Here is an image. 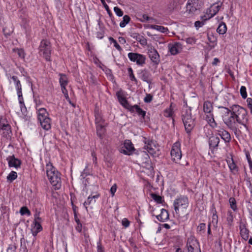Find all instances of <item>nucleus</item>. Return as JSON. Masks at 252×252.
I'll return each mask as SVG.
<instances>
[{
	"mask_svg": "<svg viewBox=\"0 0 252 252\" xmlns=\"http://www.w3.org/2000/svg\"><path fill=\"white\" fill-rule=\"evenodd\" d=\"M218 108L223 122L229 128L235 130L237 127L238 124H239L244 126L247 130H249L247 126L249 116L246 109L238 105H232L230 109L222 106Z\"/></svg>",
	"mask_w": 252,
	"mask_h": 252,
	"instance_id": "obj_1",
	"label": "nucleus"
},
{
	"mask_svg": "<svg viewBox=\"0 0 252 252\" xmlns=\"http://www.w3.org/2000/svg\"><path fill=\"white\" fill-rule=\"evenodd\" d=\"M46 170L48 179L54 189L56 190L60 189L62 186L61 174L60 172L50 162L46 164Z\"/></svg>",
	"mask_w": 252,
	"mask_h": 252,
	"instance_id": "obj_2",
	"label": "nucleus"
},
{
	"mask_svg": "<svg viewBox=\"0 0 252 252\" xmlns=\"http://www.w3.org/2000/svg\"><path fill=\"white\" fill-rule=\"evenodd\" d=\"M6 76L10 83H11V79L13 81L17 91L21 110L22 112H25L26 110V108L25 107L24 99L22 96V85L20 81L16 76H11L10 74L6 73Z\"/></svg>",
	"mask_w": 252,
	"mask_h": 252,
	"instance_id": "obj_3",
	"label": "nucleus"
},
{
	"mask_svg": "<svg viewBox=\"0 0 252 252\" xmlns=\"http://www.w3.org/2000/svg\"><path fill=\"white\" fill-rule=\"evenodd\" d=\"M170 157L171 160L176 163L180 161L182 154L181 151V144L180 142L177 141L173 144L170 151Z\"/></svg>",
	"mask_w": 252,
	"mask_h": 252,
	"instance_id": "obj_4",
	"label": "nucleus"
},
{
	"mask_svg": "<svg viewBox=\"0 0 252 252\" xmlns=\"http://www.w3.org/2000/svg\"><path fill=\"white\" fill-rule=\"evenodd\" d=\"M203 5L201 0H189L186 5V12L191 15H193L197 11H199Z\"/></svg>",
	"mask_w": 252,
	"mask_h": 252,
	"instance_id": "obj_5",
	"label": "nucleus"
},
{
	"mask_svg": "<svg viewBox=\"0 0 252 252\" xmlns=\"http://www.w3.org/2000/svg\"><path fill=\"white\" fill-rule=\"evenodd\" d=\"M39 54L47 61H51V44L50 42L46 40L41 41L39 47Z\"/></svg>",
	"mask_w": 252,
	"mask_h": 252,
	"instance_id": "obj_6",
	"label": "nucleus"
},
{
	"mask_svg": "<svg viewBox=\"0 0 252 252\" xmlns=\"http://www.w3.org/2000/svg\"><path fill=\"white\" fill-rule=\"evenodd\" d=\"M222 3L219 2H216L207 8L203 15H201V18L204 20H208L213 17L220 10Z\"/></svg>",
	"mask_w": 252,
	"mask_h": 252,
	"instance_id": "obj_7",
	"label": "nucleus"
},
{
	"mask_svg": "<svg viewBox=\"0 0 252 252\" xmlns=\"http://www.w3.org/2000/svg\"><path fill=\"white\" fill-rule=\"evenodd\" d=\"M153 216H156L158 220L160 221H164L169 218L168 212L166 210L160 208L157 206L155 208H152L151 210Z\"/></svg>",
	"mask_w": 252,
	"mask_h": 252,
	"instance_id": "obj_8",
	"label": "nucleus"
},
{
	"mask_svg": "<svg viewBox=\"0 0 252 252\" xmlns=\"http://www.w3.org/2000/svg\"><path fill=\"white\" fill-rule=\"evenodd\" d=\"M134 150L135 149L132 142L129 140H125L119 147V151L126 155H132Z\"/></svg>",
	"mask_w": 252,
	"mask_h": 252,
	"instance_id": "obj_9",
	"label": "nucleus"
},
{
	"mask_svg": "<svg viewBox=\"0 0 252 252\" xmlns=\"http://www.w3.org/2000/svg\"><path fill=\"white\" fill-rule=\"evenodd\" d=\"M127 56L131 62L135 63L138 65L143 66L145 63L146 57L142 54L130 52Z\"/></svg>",
	"mask_w": 252,
	"mask_h": 252,
	"instance_id": "obj_10",
	"label": "nucleus"
},
{
	"mask_svg": "<svg viewBox=\"0 0 252 252\" xmlns=\"http://www.w3.org/2000/svg\"><path fill=\"white\" fill-rule=\"evenodd\" d=\"M183 121L186 130L189 132L194 126V121L191 117L190 111L187 112L186 115H183Z\"/></svg>",
	"mask_w": 252,
	"mask_h": 252,
	"instance_id": "obj_11",
	"label": "nucleus"
},
{
	"mask_svg": "<svg viewBox=\"0 0 252 252\" xmlns=\"http://www.w3.org/2000/svg\"><path fill=\"white\" fill-rule=\"evenodd\" d=\"M187 247L188 248V252H201L199 243L193 237H190L188 238Z\"/></svg>",
	"mask_w": 252,
	"mask_h": 252,
	"instance_id": "obj_12",
	"label": "nucleus"
},
{
	"mask_svg": "<svg viewBox=\"0 0 252 252\" xmlns=\"http://www.w3.org/2000/svg\"><path fill=\"white\" fill-rule=\"evenodd\" d=\"M144 147L150 155L152 156H156L158 154V152L159 151L158 146L156 145V143L154 141H146Z\"/></svg>",
	"mask_w": 252,
	"mask_h": 252,
	"instance_id": "obj_13",
	"label": "nucleus"
},
{
	"mask_svg": "<svg viewBox=\"0 0 252 252\" xmlns=\"http://www.w3.org/2000/svg\"><path fill=\"white\" fill-rule=\"evenodd\" d=\"M116 95L120 103L125 108L129 109L130 105L126 100V94L122 90H119L116 93Z\"/></svg>",
	"mask_w": 252,
	"mask_h": 252,
	"instance_id": "obj_14",
	"label": "nucleus"
},
{
	"mask_svg": "<svg viewBox=\"0 0 252 252\" xmlns=\"http://www.w3.org/2000/svg\"><path fill=\"white\" fill-rule=\"evenodd\" d=\"M226 161L230 171L233 174H237L238 171V167L231 154L227 157Z\"/></svg>",
	"mask_w": 252,
	"mask_h": 252,
	"instance_id": "obj_15",
	"label": "nucleus"
},
{
	"mask_svg": "<svg viewBox=\"0 0 252 252\" xmlns=\"http://www.w3.org/2000/svg\"><path fill=\"white\" fill-rule=\"evenodd\" d=\"M6 160L9 167H13L16 169H18L21 167L22 164L21 160L15 158L14 156L8 157Z\"/></svg>",
	"mask_w": 252,
	"mask_h": 252,
	"instance_id": "obj_16",
	"label": "nucleus"
},
{
	"mask_svg": "<svg viewBox=\"0 0 252 252\" xmlns=\"http://www.w3.org/2000/svg\"><path fill=\"white\" fill-rule=\"evenodd\" d=\"M169 52L172 55H175L180 53L182 49V45L178 43L175 42L172 44H169L168 46Z\"/></svg>",
	"mask_w": 252,
	"mask_h": 252,
	"instance_id": "obj_17",
	"label": "nucleus"
},
{
	"mask_svg": "<svg viewBox=\"0 0 252 252\" xmlns=\"http://www.w3.org/2000/svg\"><path fill=\"white\" fill-rule=\"evenodd\" d=\"M239 228L240 230V235L242 238L247 241L249 237V230L246 228V224L241 221L240 223Z\"/></svg>",
	"mask_w": 252,
	"mask_h": 252,
	"instance_id": "obj_18",
	"label": "nucleus"
},
{
	"mask_svg": "<svg viewBox=\"0 0 252 252\" xmlns=\"http://www.w3.org/2000/svg\"><path fill=\"white\" fill-rule=\"evenodd\" d=\"M149 56L151 61L156 64L159 62V56L156 50L151 48L149 50Z\"/></svg>",
	"mask_w": 252,
	"mask_h": 252,
	"instance_id": "obj_19",
	"label": "nucleus"
},
{
	"mask_svg": "<svg viewBox=\"0 0 252 252\" xmlns=\"http://www.w3.org/2000/svg\"><path fill=\"white\" fill-rule=\"evenodd\" d=\"M42 128L45 130H49L51 127V120L49 117L38 121Z\"/></svg>",
	"mask_w": 252,
	"mask_h": 252,
	"instance_id": "obj_20",
	"label": "nucleus"
},
{
	"mask_svg": "<svg viewBox=\"0 0 252 252\" xmlns=\"http://www.w3.org/2000/svg\"><path fill=\"white\" fill-rule=\"evenodd\" d=\"M38 121L49 117V114L44 108H36Z\"/></svg>",
	"mask_w": 252,
	"mask_h": 252,
	"instance_id": "obj_21",
	"label": "nucleus"
},
{
	"mask_svg": "<svg viewBox=\"0 0 252 252\" xmlns=\"http://www.w3.org/2000/svg\"><path fill=\"white\" fill-rule=\"evenodd\" d=\"M217 132L218 134L221 137L222 139H223L225 142H229L231 137L228 132L225 130L221 129L220 130H218Z\"/></svg>",
	"mask_w": 252,
	"mask_h": 252,
	"instance_id": "obj_22",
	"label": "nucleus"
},
{
	"mask_svg": "<svg viewBox=\"0 0 252 252\" xmlns=\"http://www.w3.org/2000/svg\"><path fill=\"white\" fill-rule=\"evenodd\" d=\"M206 120L211 127L214 128L217 127V124L214 119V115L212 113L208 114L206 115Z\"/></svg>",
	"mask_w": 252,
	"mask_h": 252,
	"instance_id": "obj_23",
	"label": "nucleus"
},
{
	"mask_svg": "<svg viewBox=\"0 0 252 252\" xmlns=\"http://www.w3.org/2000/svg\"><path fill=\"white\" fill-rule=\"evenodd\" d=\"M132 112H136L139 116H141L144 118L146 115V112L143 111L138 105L130 106V108L128 109Z\"/></svg>",
	"mask_w": 252,
	"mask_h": 252,
	"instance_id": "obj_24",
	"label": "nucleus"
},
{
	"mask_svg": "<svg viewBox=\"0 0 252 252\" xmlns=\"http://www.w3.org/2000/svg\"><path fill=\"white\" fill-rule=\"evenodd\" d=\"M188 203V198L187 196H180L175 200L174 205H186Z\"/></svg>",
	"mask_w": 252,
	"mask_h": 252,
	"instance_id": "obj_25",
	"label": "nucleus"
},
{
	"mask_svg": "<svg viewBox=\"0 0 252 252\" xmlns=\"http://www.w3.org/2000/svg\"><path fill=\"white\" fill-rule=\"evenodd\" d=\"M147 28L155 30L162 33H167L168 32V30L167 28L161 26L150 25L147 26Z\"/></svg>",
	"mask_w": 252,
	"mask_h": 252,
	"instance_id": "obj_26",
	"label": "nucleus"
},
{
	"mask_svg": "<svg viewBox=\"0 0 252 252\" xmlns=\"http://www.w3.org/2000/svg\"><path fill=\"white\" fill-rule=\"evenodd\" d=\"M213 109L212 103L208 101H205L203 104V111L205 113L210 114Z\"/></svg>",
	"mask_w": 252,
	"mask_h": 252,
	"instance_id": "obj_27",
	"label": "nucleus"
},
{
	"mask_svg": "<svg viewBox=\"0 0 252 252\" xmlns=\"http://www.w3.org/2000/svg\"><path fill=\"white\" fill-rule=\"evenodd\" d=\"M33 223H34V226L33 228L32 229V235L33 236H36L39 232H40L42 230V227L41 224H40V222L36 221L35 222H33Z\"/></svg>",
	"mask_w": 252,
	"mask_h": 252,
	"instance_id": "obj_28",
	"label": "nucleus"
},
{
	"mask_svg": "<svg viewBox=\"0 0 252 252\" xmlns=\"http://www.w3.org/2000/svg\"><path fill=\"white\" fill-rule=\"evenodd\" d=\"M220 142V139L218 136H212L209 138V144L213 147L218 146Z\"/></svg>",
	"mask_w": 252,
	"mask_h": 252,
	"instance_id": "obj_29",
	"label": "nucleus"
},
{
	"mask_svg": "<svg viewBox=\"0 0 252 252\" xmlns=\"http://www.w3.org/2000/svg\"><path fill=\"white\" fill-rule=\"evenodd\" d=\"M145 166L146 167V170L144 171V172H146L148 175L153 176L154 168L151 162L148 161L147 163H146Z\"/></svg>",
	"mask_w": 252,
	"mask_h": 252,
	"instance_id": "obj_30",
	"label": "nucleus"
},
{
	"mask_svg": "<svg viewBox=\"0 0 252 252\" xmlns=\"http://www.w3.org/2000/svg\"><path fill=\"white\" fill-rule=\"evenodd\" d=\"M1 130L2 131V134L5 137H9L11 133V126H4L3 127L0 128Z\"/></svg>",
	"mask_w": 252,
	"mask_h": 252,
	"instance_id": "obj_31",
	"label": "nucleus"
},
{
	"mask_svg": "<svg viewBox=\"0 0 252 252\" xmlns=\"http://www.w3.org/2000/svg\"><path fill=\"white\" fill-rule=\"evenodd\" d=\"M151 197L156 203L158 204H162L163 202V198L162 196L155 193H151Z\"/></svg>",
	"mask_w": 252,
	"mask_h": 252,
	"instance_id": "obj_32",
	"label": "nucleus"
},
{
	"mask_svg": "<svg viewBox=\"0 0 252 252\" xmlns=\"http://www.w3.org/2000/svg\"><path fill=\"white\" fill-rule=\"evenodd\" d=\"M227 31L226 26L225 23H221L220 24L217 29V32L220 34H224Z\"/></svg>",
	"mask_w": 252,
	"mask_h": 252,
	"instance_id": "obj_33",
	"label": "nucleus"
},
{
	"mask_svg": "<svg viewBox=\"0 0 252 252\" xmlns=\"http://www.w3.org/2000/svg\"><path fill=\"white\" fill-rule=\"evenodd\" d=\"M106 125H96L97 134L99 137H102L105 133V126Z\"/></svg>",
	"mask_w": 252,
	"mask_h": 252,
	"instance_id": "obj_34",
	"label": "nucleus"
},
{
	"mask_svg": "<svg viewBox=\"0 0 252 252\" xmlns=\"http://www.w3.org/2000/svg\"><path fill=\"white\" fill-rule=\"evenodd\" d=\"M130 18L128 15H125L123 18V20L120 23V26L121 28H124L130 22Z\"/></svg>",
	"mask_w": 252,
	"mask_h": 252,
	"instance_id": "obj_35",
	"label": "nucleus"
},
{
	"mask_svg": "<svg viewBox=\"0 0 252 252\" xmlns=\"http://www.w3.org/2000/svg\"><path fill=\"white\" fill-rule=\"evenodd\" d=\"M99 197L98 194H96L93 196H90L88 197L87 202L86 203L89 204H94L96 203V199Z\"/></svg>",
	"mask_w": 252,
	"mask_h": 252,
	"instance_id": "obj_36",
	"label": "nucleus"
},
{
	"mask_svg": "<svg viewBox=\"0 0 252 252\" xmlns=\"http://www.w3.org/2000/svg\"><path fill=\"white\" fill-rule=\"evenodd\" d=\"M68 79L66 76L64 74H60V83L61 86H66L67 84Z\"/></svg>",
	"mask_w": 252,
	"mask_h": 252,
	"instance_id": "obj_37",
	"label": "nucleus"
},
{
	"mask_svg": "<svg viewBox=\"0 0 252 252\" xmlns=\"http://www.w3.org/2000/svg\"><path fill=\"white\" fill-rule=\"evenodd\" d=\"M173 114V108L171 105L169 108H166L163 111V115L166 117H171Z\"/></svg>",
	"mask_w": 252,
	"mask_h": 252,
	"instance_id": "obj_38",
	"label": "nucleus"
},
{
	"mask_svg": "<svg viewBox=\"0 0 252 252\" xmlns=\"http://www.w3.org/2000/svg\"><path fill=\"white\" fill-rule=\"evenodd\" d=\"M17 178V173L15 171H11L7 176V179L8 181L12 182Z\"/></svg>",
	"mask_w": 252,
	"mask_h": 252,
	"instance_id": "obj_39",
	"label": "nucleus"
},
{
	"mask_svg": "<svg viewBox=\"0 0 252 252\" xmlns=\"http://www.w3.org/2000/svg\"><path fill=\"white\" fill-rule=\"evenodd\" d=\"M95 123L96 125H106L104 120L102 118L101 116L99 114H96L95 115Z\"/></svg>",
	"mask_w": 252,
	"mask_h": 252,
	"instance_id": "obj_40",
	"label": "nucleus"
},
{
	"mask_svg": "<svg viewBox=\"0 0 252 252\" xmlns=\"http://www.w3.org/2000/svg\"><path fill=\"white\" fill-rule=\"evenodd\" d=\"M200 19L201 21H197L194 23V26L197 29L202 27L205 24L206 21H207L202 19L201 16H200Z\"/></svg>",
	"mask_w": 252,
	"mask_h": 252,
	"instance_id": "obj_41",
	"label": "nucleus"
},
{
	"mask_svg": "<svg viewBox=\"0 0 252 252\" xmlns=\"http://www.w3.org/2000/svg\"><path fill=\"white\" fill-rule=\"evenodd\" d=\"M20 213L21 215H27L28 216L31 215V212L26 206L22 207L20 210Z\"/></svg>",
	"mask_w": 252,
	"mask_h": 252,
	"instance_id": "obj_42",
	"label": "nucleus"
},
{
	"mask_svg": "<svg viewBox=\"0 0 252 252\" xmlns=\"http://www.w3.org/2000/svg\"><path fill=\"white\" fill-rule=\"evenodd\" d=\"M208 40L210 43H212L213 44V47L214 48L215 46L217 45V38L215 37L213 35H208Z\"/></svg>",
	"mask_w": 252,
	"mask_h": 252,
	"instance_id": "obj_43",
	"label": "nucleus"
},
{
	"mask_svg": "<svg viewBox=\"0 0 252 252\" xmlns=\"http://www.w3.org/2000/svg\"><path fill=\"white\" fill-rule=\"evenodd\" d=\"M240 92L242 97L244 99H246L247 97V92L246 88L245 86H241Z\"/></svg>",
	"mask_w": 252,
	"mask_h": 252,
	"instance_id": "obj_44",
	"label": "nucleus"
},
{
	"mask_svg": "<svg viewBox=\"0 0 252 252\" xmlns=\"http://www.w3.org/2000/svg\"><path fill=\"white\" fill-rule=\"evenodd\" d=\"M16 53L18 54L19 57L22 59H24L25 57V53L22 49H16L14 50Z\"/></svg>",
	"mask_w": 252,
	"mask_h": 252,
	"instance_id": "obj_45",
	"label": "nucleus"
},
{
	"mask_svg": "<svg viewBox=\"0 0 252 252\" xmlns=\"http://www.w3.org/2000/svg\"><path fill=\"white\" fill-rule=\"evenodd\" d=\"M186 42L187 44L193 45L196 42V39L194 37H189L186 39Z\"/></svg>",
	"mask_w": 252,
	"mask_h": 252,
	"instance_id": "obj_46",
	"label": "nucleus"
},
{
	"mask_svg": "<svg viewBox=\"0 0 252 252\" xmlns=\"http://www.w3.org/2000/svg\"><path fill=\"white\" fill-rule=\"evenodd\" d=\"M109 41L111 42V43H113V44H114V47L119 51H121L122 50V48L121 47H120V46L118 44V43L117 42L116 40H115L112 37H110L109 38Z\"/></svg>",
	"mask_w": 252,
	"mask_h": 252,
	"instance_id": "obj_47",
	"label": "nucleus"
},
{
	"mask_svg": "<svg viewBox=\"0 0 252 252\" xmlns=\"http://www.w3.org/2000/svg\"><path fill=\"white\" fill-rule=\"evenodd\" d=\"M233 216L232 215V212L230 211L228 212V216L227 217V221L228 224L230 226L232 225V223L233 222Z\"/></svg>",
	"mask_w": 252,
	"mask_h": 252,
	"instance_id": "obj_48",
	"label": "nucleus"
},
{
	"mask_svg": "<svg viewBox=\"0 0 252 252\" xmlns=\"http://www.w3.org/2000/svg\"><path fill=\"white\" fill-rule=\"evenodd\" d=\"M114 11L115 14L119 17H121L123 15V11L117 6L114 8Z\"/></svg>",
	"mask_w": 252,
	"mask_h": 252,
	"instance_id": "obj_49",
	"label": "nucleus"
},
{
	"mask_svg": "<svg viewBox=\"0 0 252 252\" xmlns=\"http://www.w3.org/2000/svg\"><path fill=\"white\" fill-rule=\"evenodd\" d=\"M247 103L248 108L250 110V113L252 115V98L251 97H248L247 99Z\"/></svg>",
	"mask_w": 252,
	"mask_h": 252,
	"instance_id": "obj_50",
	"label": "nucleus"
},
{
	"mask_svg": "<svg viewBox=\"0 0 252 252\" xmlns=\"http://www.w3.org/2000/svg\"><path fill=\"white\" fill-rule=\"evenodd\" d=\"M128 71L130 79L131 81H136V78L134 77V75L133 74L132 68H129L128 69Z\"/></svg>",
	"mask_w": 252,
	"mask_h": 252,
	"instance_id": "obj_51",
	"label": "nucleus"
},
{
	"mask_svg": "<svg viewBox=\"0 0 252 252\" xmlns=\"http://www.w3.org/2000/svg\"><path fill=\"white\" fill-rule=\"evenodd\" d=\"M117 186L116 184H114L110 189V193L111 194L112 196H113L115 195V192L117 191Z\"/></svg>",
	"mask_w": 252,
	"mask_h": 252,
	"instance_id": "obj_52",
	"label": "nucleus"
},
{
	"mask_svg": "<svg viewBox=\"0 0 252 252\" xmlns=\"http://www.w3.org/2000/svg\"><path fill=\"white\" fill-rule=\"evenodd\" d=\"M77 208V206H73V212H74V218H75V221L77 223H79L80 222L79 219L77 218V213H76Z\"/></svg>",
	"mask_w": 252,
	"mask_h": 252,
	"instance_id": "obj_53",
	"label": "nucleus"
},
{
	"mask_svg": "<svg viewBox=\"0 0 252 252\" xmlns=\"http://www.w3.org/2000/svg\"><path fill=\"white\" fill-rule=\"evenodd\" d=\"M205 228H206V224H205V223H201L197 227V230L200 231V232H201L202 231H204Z\"/></svg>",
	"mask_w": 252,
	"mask_h": 252,
	"instance_id": "obj_54",
	"label": "nucleus"
},
{
	"mask_svg": "<svg viewBox=\"0 0 252 252\" xmlns=\"http://www.w3.org/2000/svg\"><path fill=\"white\" fill-rule=\"evenodd\" d=\"M153 99V96L150 94H147L144 98V101L147 103L150 102Z\"/></svg>",
	"mask_w": 252,
	"mask_h": 252,
	"instance_id": "obj_55",
	"label": "nucleus"
},
{
	"mask_svg": "<svg viewBox=\"0 0 252 252\" xmlns=\"http://www.w3.org/2000/svg\"><path fill=\"white\" fill-rule=\"evenodd\" d=\"M16 247L14 245H11L7 250V252H15Z\"/></svg>",
	"mask_w": 252,
	"mask_h": 252,
	"instance_id": "obj_56",
	"label": "nucleus"
},
{
	"mask_svg": "<svg viewBox=\"0 0 252 252\" xmlns=\"http://www.w3.org/2000/svg\"><path fill=\"white\" fill-rule=\"evenodd\" d=\"M122 223L123 226L126 227L129 226L130 222L127 219L125 218L122 220Z\"/></svg>",
	"mask_w": 252,
	"mask_h": 252,
	"instance_id": "obj_57",
	"label": "nucleus"
},
{
	"mask_svg": "<svg viewBox=\"0 0 252 252\" xmlns=\"http://www.w3.org/2000/svg\"><path fill=\"white\" fill-rule=\"evenodd\" d=\"M0 125L1 128L3 127L4 126H9V125L7 123V122L5 120H1L0 121Z\"/></svg>",
	"mask_w": 252,
	"mask_h": 252,
	"instance_id": "obj_58",
	"label": "nucleus"
},
{
	"mask_svg": "<svg viewBox=\"0 0 252 252\" xmlns=\"http://www.w3.org/2000/svg\"><path fill=\"white\" fill-rule=\"evenodd\" d=\"M92 156L93 157V161L95 165L97 164V157L96 154L94 152H93L92 153Z\"/></svg>",
	"mask_w": 252,
	"mask_h": 252,
	"instance_id": "obj_59",
	"label": "nucleus"
},
{
	"mask_svg": "<svg viewBox=\"0 0 252 252\" xmlns=\"http://www.w3.org/2000/svg\"><path fill=\"white\" fill-rule=\"evenodd\" d=\"M76 229L79 232L82 230V224L80 222L77 223V225L76 227Z\"/></svg>",
	"mask_w": 252,
	"mask_h": 252,
	"instance_id": "obj_60",
	"label": "nucleus"
},
{
	"mask_svg": "<svg viewBox=\"0 0 252 252\" xmlns=\"http://www.w3.org/2000/svg\"><path fill=\"white\" fill-rule=\"evenodd\" d=\"M220 60L218 58H215L214 59L213 61L212 62V64L213 65H216L218 64V63H220Z\"/></svg>",
	"mask_w": 252,
	"mask_h": 252,
	"instance_id": "obj_61",
	"label": "nucleus"
},
{
	"mask_svg": "<svg viewBox=\"0 0 252 252\" xmlns=\"http://www.w3.org/2000/svg\"><path fill=\"white\" fill-rule=\"evenodd\" d=\"M41 218L39 217V215L36 214L35 216V219L33 222H35L36 221L39 222Z\"/></svg>",
	"mask_w": 252,
	"mask_h": 252,
	"instance_id": "obj_62",
	"label": "nucleus"
},
{
	"mask_svg": "<svg viewBox=\"0 0 252 252\" xmlns=\"http://www.w3.org/2000/svg\"><path fill=\"white\" fill-rule=\"evenodd\" d=\"M97 251L98 252H103L102 247L100 244H99L97 246Z\"/></svg>",
	"mask_w": 252,
	"mask_h": 252,
	"instance_id": "obj_63",
	"label": "nucleus"
},
{
	"mask_svg": "<svg viewBox=\"0 0 252 252\" xmlns=\"http://www.w3.org/2000/svg\"><path fill=\"white\" fill-rule=\"evenodd\" d=\"M248 162L251 171H252V161L250 158H248Z\"/></svg>",
	"mask_w": 252,
	"mask_h": 252,
	"instance_id": "obj_64",
	"label": "nucleus"
}]
</instances>
